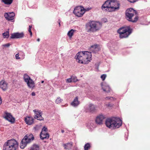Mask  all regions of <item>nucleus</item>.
Here are the masks:
<instances>
[{
	"label": "nucleus",
	"mask_w": 150,
	"mask_h": 150,
	"mask_svg": "<svg viewBox=\"0 0 150 150\" xmlns=\"http://www.w3.org/2000/svg\"><path fill=\"white\" fill-rule=\"evenodd\" d=\"M137 13V12L132 8L127 9L125 12V18L129 21L135 22L138 20Z\"/></svg>",
	"instance_id": "5"
},
{
	"label": "nucleus",
	"mask_w": 150,
	"mask_h": 150,
	"mask_svg": "<svg viewBox=\"0 0 150 150\" xmlns=\"http://www.w3.org/2000/svg\"><path fill=\"white\" fill-rule=\"evenodd\" d=\"M130 3H134L139 0H127Z\"/></svg>",
	"instance_id": "34"
},
{
	"label": "nucleus",
	"mask_w": 150,
	"mask_h": 150,
	"mask_svg": "<svg viewBox=\"0 0 150 150\" xmlns=\"http://www.w3.org/2000/svg\"><path fill=\"white\" fill-rule=\"evenodd\" d=\"M101 86L102 89L104 91L107 93H108L110 91L111 89L108 85L102 84Z\"/></svg>",
	"instance_id": "21"
},
{
	"label": "nucleus",
	"mask_w": 150,
	"mask_h": 150,
	"mask_svg": "<svg viewBox=\"0 0 150 150\" xmlns=\"http://www.w3.org/2000/svg\"><path fill=\"white\" fill-rule=\"evenodd\" d=\"M71 78L72 82H76L78 81V79L76 76H72L71 77Z\"/></svg>",
	"instance_id": "30"
},
{
	"label": "nucleus",
	"mask_w": 150,
	"mask_h": 150,
	"mask_svg": "<svg viewBox=\"0 0 150 150\" xmlns=\"http://www.w3.org/2000/svg\"><path fill=\"white\" fill-rule=\"evenodd\" d=\"M106 99H110L111 100H113L114 99L112 97H106L105 98Z\"/></svg>",
	"instance_id": "36"
},
{
	"label": "nucleus",
	"mask_w": 150,
	"mask_h": 150,
	"mask_svg": "<svg viewBox=\"0 0 150 150\" xmlns=\"http://www.w3.org/2000/svg\"><path fill=\"white\" fill-rule=\"evenodd\" d=\"M1 100V101H2V100L1 99V100Z\"/></svg>",
	"instance_id": "46"
},
{
	"label": "nucleus",
	"mask_w": 150,
	"mask_h": 150,
	"mask_svg": "<svg viewBox=\"0 0 150 150\" xmlns=\"http://www.w3.org/2000/svg\"><path fill=\"white\" fill-rule=\"evenodd\" d=\"M18 144L14 139L8 140L3 145V150H16L18 148Z\"/></svg>",
	"instance_id": "4"
},
{
	"label": "nucleus",
	"mask_w": 150,
	"mask_h": 150,
	"mask_svg": "<svg viewBox=\"0 0 150 150\" xmlns=\"http://www.w3.org/2000/svg\"><path fill=\"white\" fill-rule=\"evenodd\" d=\"M29 150H40V146L38 145L34 144L30 147Z\"/></svg>",
	"instance_id": "23"
},
{
	"label": "nucleus",
	"mask_w": 150,
	"mask_h": 150,
	"mask_svg": "<svg viewBox=\"0 0 150 150\" xmlns=\"http://www.w3.org/2000/svg\"><path fill=\"white\" fill-rule=\"evenodd\" d=\"M2 35L4 38H8L9 37V30L7 31L6 32L3 33Z\"/></svg>",
	"instance_id": "27"
},
{
	"label": "nucleus",
	"mask_w": 150,
	"mask_h": 150,
	"mask_svg": "<svg viewBox=\"0 0 150 150\" xmlns=\"http://www.w3.org/2000/svg\"><path fill=\"white\" fill-rule=\"evenodd\" d=\"M32 28V26L31 25H29V28L30 29H31Z\"/></svg>",
	"instance_id": "42"
},
{
	"label": "nucleus",
	"mask_w": 150,
	"mask_h": 150,
	"mask_svg": "<svg viewBox=\"0 0 150 150\" xmlns=\"http://www.w3.org/2000/svg\"><path fill=\"white\" fill-rule=\"evenodd\" d=\"M121 38L128 37L132 33V29L129 26H126L120 28L117 31Z\"/></svg>",
	"instance_id": "6"
},
{
	"label": "nucleus",
	"mask_w": 150,
	"mask_h": 150,
	"mask_svg": "<svg viewBox=\"0 0 150 150\" xmlns=\"http://www.w3.org/2000/svg\"><path fill=\"white\" fill-rule=\"evenodd\" d=\"M63 146L64 147V149L69 150L72 147V145L71 144L69 143L64 144L63 145Z\"/></svg>",
	"instance_id": "24"
},
{
	"label": "nucleus",
	"mask_w": 150,
	"mask_h": 150,
	"mask_svg": "<svg viewBox=\"0 0 150 150\" xmlns=\"http://www.w3.org/2000/svg\"><path fill=\"white\" fill-rule=\"evenodd\" d=\"M74 31L75 30L73 29H71L68 32L67 35L70 38H71L72 36Z\"/></svg>",
	"instance_id": "28"
},
{
	"label": "nucleus",
	"mask_w": 150,
	"mask_h": 150,
	"mask_svg": "<svg viewBox=\"0 0 150 150\" xmlns=\"http://www.w3.org/2000/svg\"><path fill=\"white\" fill-rule=\"evenodd\" d=\"M101 26L99 23L91 21L86 25V29L88 32H94L99 30Z\"/></svg>",
	"instance_id": "7"
},
{
	"label": "nucleus",
	"mask_w": 150,
	"mask_h": 150,
	"mask_svg": "<svg viewBox=\"0 0 150 150\" xmlns=\"http://www.w3.org/2000/svg\"><path fill=\"white\" fill-rule=\"evenodd\" d=\"M10 45L9 43H7L4 45H2V47H3V49H4L6 47H8Z\"/></svg>",
	"instance_id": "31"
},
{
	"label": "nucleus",
	"mask_w": 150,
	"mask_h": 150,
	"mask_svg": "<svg viewBox=\"0 0 150 150\" xmlns=\"http://www.w3.org/2000/svg\"><path fill=\"white\" fill-rule=\"evenodd\" d=\"M106 77V74H103L101 76V78L103 81H104Z\"/></svg>",
	"instance_id": "32"
},
{
	"label": "nucleus",
	"mask_w": 150,
	"mask_h": 150,
	"mask_svg": "<svg viewBox=\"0 0 150 150\" xmlns=\"http://www.w3.org/2000/svg\"><path fill=\"white\" fill-rule=\"evenodd\" d=\"M91 147L90 144L88 143H87L84 145V150H88L90 149Z\"/></svg>",
	"instance_id": "26"
},
{
	"label": "nucleus",
	"mask_w": 150,
	"mask_h": 150,
	"mask_svg": "<svg viewBox=\"0 0 150 150\" xmlns=\"http://www.w3.org/2000/svg\"><path fill=\"white\" fill-rule=\"evenodd\" d=\"M64 132V130H63V129L61 130V132L62 133H63Z\"/></svg>",
	"instance_id": "43"
},
{
	"label": "nucleus",
	"mask_w": 150,
	"mask_h": 150,
	"mask_svg": "<svg viewBox=\"0 0 150 150\" xmlns=\"http://www.w3.org/2000/svg\"><path fill=\"white\" fill-rule=\"evenodd\" d=\"M47 128L44 127L42 129V132H46L47 131Z\"/></svg>",
	"instance_id": "33"
},
{
	"label": "nucleus",
	"mask_w": 150,
	"mask_h": 150,
	"mask_svg": "<svg viewBox=\"0 0 150 150\" xmlns=\"http://www.w3.org/2000/svg\"><path fill=\"white\" fill-rule=\"evenodd\" d=\"M49 137V134L48 133L45 132H41L40 137L41 139H48Z\"/></svg>",
	"instance_id": "18"
},
{
	"label": "nucleus",
	"mask_w": 150,
	"mask_h": 150,
	"mask_svg": "<svg viewBox=\"0 0 150 150\" xmlns=\"http://www.w3.org/2000/svg\"><path fill=\"white\" fill-rule=\"evenodd\" d=\"M105 117L102 115H98L96 119V123L99 125H101L103 124V120L105 118Z\"/></svg>",
	"instance_id": "15"
},
{
	"label": "nucleus",
	"mask_w": 150,
	"mask_h": 150,
	"mask_svg": "<svg viewBox=\"0 0 150 150\" xmlns=\"http://www.w3.org/2000/svg\"><path fill=\"white\" fill-rule=\"evenodd\" d=\"M31 95L33 96H34L35 95V93L34 92H33L32 93Z\"/></svg>",
	"instance_id": "39"
},
{
	"label": "nucleus",
	"mask_w": 150,
	"mask_h": 150,
	"mask_svg": "<svg viewBox=\"0 0 150 150\" xmlns=\"http://www.w3.org/2000/svg\"><path fill=\"white\" fill-rule=\"evenodd\" d=\"M95 106L92 104H90L88 108L86 109V112H93L95 111Z\"/></svg>",
	"instance_id": "19"
},
{
	"label": "nucleus",
	"mask_w": 150,
	"mask_h": 150,
	"mask_svg": "<svg viewBox=\"0 0 150 150\" xmlns=\"http://www.w3.org/2000/svg\"><path fill=\"white\" fill-rule=\"evenodd\" d=\"M15 57H16V59H20V57H19V55L18 54V53L16 54L15 55Z\"/></svg>",
	"instance_id": "37"
},
{
	"label": "nucleus",
	"mask_w": 150,
	"mask_h": 150,
	"mask_svg": "<svg viewBox=\"0 0 150 150\" xmlns=\"http://www.w3.org/2000/svg\"><path fill=\"white\" fill-rule=\"evenodd\" d=\"M13 0H2V2L7 5L11 4L13 2Z\"/></svg>",
	"instance_id": "25"
},
{
	"label": "nucleus",
	"mask_w": 150,
	"mask_h": 150,
	"mask_svg": "<svg viewBox=\"0 0 150 150\" xmlns=\"http://www.w3.org/2000/svg\"><path fill=\"white\" fill-rule=\"evenodd\" d=\"M44 82V81H41V83H43Z\"/></svg>",
	"instance_id": "45"
},
{
	"label": "nucleus",
	"mask_w": 150,
	"mask_h": 150,
	"mask_svg": "<svg viewBox=\"0 0 150 150\" xmlns=\"http://www.w3.org/2000/svg\"><path fill=\"white\" fill-rule=\"evenodd\" d=\"M25 81L27 83L28 86L30 88H33L35 87V83L33 81L30 79V76L26 74L23 76Z\"/></svg>",
	"instance_id": "10"
},
{
	"label": "nucleus",
	"mask_w": 150,
	"mask_h": 150,
	"mask_svg": "<svg viewBox=\"0 0 150 150\" xmlns=\"http://www.w3.org/2000/svg\"><path fill=\"white\" fill-rule=\"evenodd\" d=\"M29 33H30V37H32V31L30 32Z\"/></svg>",
	"instance_id": "40"
},
{
	"label": "nucleus",
	"mask_w": 150,
	"mask_h": 150,
	"mask_svg": "<svg viewBox=\"0 0 150 150\" xmlns=\"http://www.w3.org/2000/svg\"><path fill=\"white\" fill-rule=\"evenodd\" d=\"M122 124V121L119 119L108 118L105 121L107 127L112 129L119 127Z\"/></svg>",
	"instance_id": "3"
},
{
	"label": "nucleus",
	"mask_w": 150,
	"mask_h": 150,
	"mask_svg": "<svg viewBox=\"0 0 150 150\" xmlns=\"http://www.w3.org/2000/svg\"><path fill=\"white\" fill-rule=\"evenodd\" d=\"M24 36L23 33H16L12 34L10 37L11 39H17L23 38Z\"/></svg>",
	"instance_id": "14"
},
{
	"label": "nucleus",
	"mask_w": 150,
	"mask_h": 150,
	"mask_svg": "<svg viewBox=\"0 0 150 150\" xmlns=\"http://www.w3.org/2000/svg\"><path fill=\"white\" fill-rule=\"evenodd\" d=\"M7 88V84L6 82L4 80L1 81V88L3 91H6Z\"/></svg>",
	"instance_id": "17"
},
{
	"label": "nucleus",
	"mask_w": 150,
	"mask_h": 150,
	"mask_svg": "<svg viewBox=\"0 0 150 150\" xmlns=\"http://www.w3.org/2000/svg\"><path fill=\"white\" fill-rule=\"evenodd\" d=\"M92 55L91 52L87 51L78 52L75 56L76 61L80 63L86 64H88L91 60Z\"/></svg>",
	"instance_id": "2"
},
{
	"label": "nucleus",
	"mask_w": 150,
	"mask_h": 150,
	"mask_svg": "<svg viewBox=\"0 0 150 150\" xmlns=\"http://www.w3.org/2000/svg\"><path fill=\"white\" fill-rule=\"evenodd\" d=\"M34 137L32 134H27L22 140L20 144L21 148L24 149L28 144L34 140Z\"/></svg>",
	"instance_id": "8"
},
{
	"label": "nucleus",
	"mask_w": 150,
	"mask_h": 150,
	"mask_svg": "<svg viewBox=\"0 0 150 150\" xmlns=\"http://www.w3.org/2000/svg\"><path fill=\"white\" fill-rule=\"evenodd\" d=\"M4 118L7 120L11 123H14L15 122V118L11 113L5 112L3 115Z\"/></svg>",
	"instance_id": "11"
},
{
	"label": "nucleus",
	"mask_w": 150,
	"mask_h": 150,
	"mask_svg": "<svg viewBox=\"0 0 150 150\" xmlns=\"http://www.w3.org/2000/svg\"><path fill=\"white\" fill-rule=\"evenodd\" d=\"M57 22H58V23H59V26H60V25H60V20L59 19V20H58V21Z\"/></svg>",
	"instance_id": "38"
},
{
	"label": "nucleus",
	"mask_w": 150,
	"mask_h": 150,
	"mask_svg": "<svg viewBox=\"0 0 150 150\" xmlns=\"http://www.w3.org/2000/svg\"><path fill=\"white\" fill-rule=\"evenodd\" d=\"M37 41L38 42H39L40 41V39L39 38H38L37 39Z\"/></svg>",
	"instance_id": "44"
},
{
	"label": "nucleus",
	"mask_w": 150,
	"mask_h": 150,
	"mask_svg": "<svg viewBox=\"0 0 150 150\" xmlns=\"http://www.w3.org/2000/svg\"><path fill=\"white\" fill-rule=\"evenodd\" d=\"M15 16V13L13 12L8 13H6L4 15L5 18L8 21H12V20H13L14 19Z\"/></svg>",
	"instance_id": "12"
},
{
	"label": "nucleus",
	"mask_w": 150,
	"mask_h": 150,
	"mask_svg": "<svg viewBox=\"0 0 150 150\" xmlns=\"http://www.w3.org/2000/svg\"><path fill=\"white\" fill-rule=\"evenodd\" d=\"M90 50L93 52H96L99 50L98 46L97 45H92L90 48Z\"/></svg>",
	"instance_id": "22"
},
{
	"label": "nucleus",
	"mask_w": 150,
	"mask_h": 150,
	"mask_svg": "<svg viewBox=\"0 0 150 150\" xmlns=\"http://www.w3.org/2000/svg\"><path fill=\"white\" fill-rule=\"evenodd\" d=\"M28 31L29 32L31 31V29H30V28H28Z\"/></svg>",
	"instance_id": "41"
},
{
	"label": "nucleus",
	"mask_w": 150,
	"mask_h": 150,
	"mask_svg": "<svg viewBox=\"0 0 150 150\" xmlns=\"http://www.w3.org/2000/svg\"><path fill=\"white\" fill-rule=\"evenodd\" d=\"M66 82L68 83H70L72 82L71 77L70 78L67 79L66 80Z\"/></svg>",
	"instance_id": "35"
},
{
	"label": "nucleus",
	"mask_w": 150,
	"mask_h": 150,
	"mask_svg": "<svg viewBox=\"0 0 150 150\" xmlns=\"http://www.w3.org/2000/svg\"><path fill=\"white\" fill-rule=\"evenodd\" d=\"M78 99V97H76L71 103V105L74 107L78 106L80 103V102L79 101Z\"/></svg>",
	"instance_id": "20"
},
{
	"label": "nucleus",
	"mask_w": 150,
	"mask_h": 150,
	"mask_svg": "<svg viewBox=\"0 0 150 150\" xmlns=\"http://www.w3.org/2000/svg\"><path fill=\"white\" fill-rule=\"evenodd\" d=\"M120 4L115 0H107L102 5L101 8L103 10L108 12L115 11L119 9Z\"/></svg>",
	"instance_id": "1"
},
{
	"label": "nucleus",
	"mask_w": 150,
	"mask_h": 150,
	"mask_svg": "<svg viewBox=\"0 0 150 150\" xmlns=\"http://www.w3.org/2000/svg\"><path fill=\"white\" fill-rule=\"evenodd\" d=\"M24 120L26 124L31 125L33 123L34 119L31 116H27L25 118Z\"/></svg>",
	"instance_id": "16"
},
{
	"label": "nucleus",
	"mask_w": 150,
	"mask_h": 150,
	"mask_svg": "<svg viewBox=\"0 0 150 150\" xmlns=\"http://www.w3.org/2000/svg\"><path fill=\"white\" fill-rule=\"evenodd\" d=\"M33 111L35 113L34 118L38 120H43V118L41 116V112L37 110H33Z\"/></svg>",
	"instance_id": "13"
},
{
	"label": "nucleus",
	"mask_w": 150,
	"mask_h": 150,
	"mask_svg": "<svg viewBox=\"0 0 150 150\" xmlns=\"http://www.w3.org/2000/svg\"><path fill=\"white\" fill-rule=\"evenodd\" d=\"M85 12L84 8L82 6L76 7L73 11L74 13L78 17H81Z\"/></svg>",
	"instance_id": "9"
},
{
	"label": "nucleus",
	"mask_w": 150,
	"mask_h": 150,
	"mask_svg": "<svg viewBox=\"0 0 150 150\" xmlns=\"http://www.w3.org/2000/svg\"><path fill=\"white\" fill-rule=\"evenodd\" d=\"M62 100L60 98V97H58L55 101V103L57 104L60 103Z\"/></svg>",
	"instance_id": "29"
}]
</instances>
